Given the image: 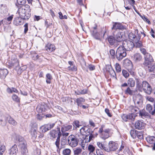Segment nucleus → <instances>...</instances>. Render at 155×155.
<instances>
[{
  "mask_svg": "<svg viewBox=\"0 0 155 155\" xmlns=\"http://www.w3.org/2000/svg\"><path fill=\"white\" fill-rule=\"evenodd\" d=\"M68 140H67L65 137H63L61 138V144L62 145H65L67 143Z\"/></svg>",
  "mask_w": 155,
  "mask_h": 155,
  "instance_id": "55",
  "label": "nucleus"
},
{
  "mask_svg": "<svg viewBox=\"0 0 155 155\" xmlns=\"http://www.w3.org/2000/svg\"><path fill=\"white\" fill-rule=\"evenodd\" d=\"M136 116V114L132 113L129 114L127 115L124 114L122 116V118L124 121L125 122L127 121L128 120L134 121Z\"/></svg>",
  "mask_w": 155,
  "mask_h": 155,
  "instance_id": "8",
  "label": "nucleus"
},
{
  "mask_svg": "<svg viewBox=\"0 0 155 155\" xmlns=\"http://www.w3.org/2000/svg\"><path fill=\"white\" fill-rule=\"evenodd\" d=\"M146 140L150 145L155 143V137L154 136L148 137L146 138Z\"/></svg>",
  "mask_w": 155,
  "mask_h": 155,
  "instance_id": "31",
  "label": "nucleus"
},
{
  "mask_svg": "<svg viewBox=\"0 0 155 155\" xmlns=\"http://www.w3.org/2000/svg\"><path fill=\"white\" fill-rule=\"evenodd\" d=\"M144 61L143 63V65L145 64H147L149 63L153 62V59L151 55L149 53H148L144 56Z\"/></svg>",
  "mask_w": 155,
  "mask_h": 155,
  "instance_id": "13",
  "label": "nucleus"
},
{
  "mask_svg": "<svg viewBox=\"0 0 155 155\" xmlns=\"http://www.w3.org/2000/svg\"><path fill=\"white\" fill-rule=\"evenodd\" d=\"M128 85L130 87H134L135 85V81L133 78H129L127 82Z\"/></svg>",
  "mask_w": 155,
  "mask_h": 155,
  "instance_id": "36",
  "label": "nucleus"
},
{
  "mask_svg": "<svg viewBox=\"0 0 155 155\" xmlns=\"http://www.w3.org/2000/svg\"><path fill=\"white\" fill-rule=\"evenodd\" d=\"M126 50L122 46H120L117 48L116 52V58L118 61H120L125 57L127 55Z\"/></svg>",
  "mask_w": 155,
  "mask_h": 155,
  "instance_id": "3",
  "label": "nucleus"
},
{
  "mask_svg": "<svg viewBox=\"0 0 155 155\" xmlns=\"http://www.w3.org/2000/svg\"><path fill=\"white\" fill-rule=\"evenodd\" d=\"M79 139L74 135H71L68 138V142L69 145L72 147L76 146L79 142Z\"/></svg>",
  "mask_w": 155,
  "mask_h": 155,
  "instance_id": "4",
  "label": "nucleus"
},
{
  "mask_svg": "<svg viewBox=\"0 0 155 155\" xmlns=\"http://www.w3.org/2000/svg\"><path fill=\"white\" fill-rule=\"evenodd\" d=\"M146 109L152 115H154L155 114V108L153 106V110L152 106L151 104H147Z\"/></svg>",
  "mask_w": 155,
  "mask_h": 155,
  "instance_id": "20",
  "label": "nucleus"
},
{
  "mask_svg": "<svg viewBox=\"0 0 155 155\" xmlns=\"http://www.w3.org/2000/svg\"><path fill=\"white\" fill-rule=\"evenodd\" d=\"M140 52L144 55V56L148 53L147 52L146 50L144 48H140Z\"/></svg>",
  "mask_w": 155,
  "mask_h": 155,
  "instance_id": "63",
  "label": "nucleus"
},
{
  "mask_svg": "<svg viewBox=\"0 0 155 155\" xmlns=\"http://www.w3.org/2000/svg\"><path fill=\"white\" fill-rule=\"evenodd\" d=\"M122 34V32L120 31H118L116 33L115 31L113 32V36L117 42H120L124 41V38Z\"/></svg>",
  "mask_w": 155,
  "mask_h": 155,
  "instance_id": "11",
  "label": "nucleus"
},
{
  "mask_svg": "<svg viewBox=\"0 0 155 155\" xmlns=\"http://www.w3.org/2000/svg\"><path fill=\"white\" fill-rule=\"evenodd\" d=\"M8 73V71L7 69H0V77L1 78L4 79Z\"/></svg>",
  "mask_w": 155,
  "mask_h": 155,
  "instance_id": "25",
  "label": "nucleus"
},
{
  "mask_svg": "<svg viewBox=\"0 0 155 155\" xmlns=\"http://www.w3.org/2000/svg\"><path fill=\"white\" fill-rule=\"evenodd\" d=\"M113 25L111 28V30L113 32L115 31L117 29L124 30L126 29L125 26L123 25L121 23L119 22H113Z\"/></svg>",
  "mask_w": 155,
  "mask_h": 155,
  "instance_id": "7",
  "label": "nucleus"
},
{
  "mask_svg": "<svg viewBox=\"0 0 155 155\" xmlns=\"http://www.w3.org/2000/svg\"><path fill=\"white\" fill-rule=\"evenodd\" d=\"M12 98L13 100L16 102H19L20 101V98L15 94L13 95L12 96Z\"/></svg>",
  "mask_w": 155,
  "mask_h": 155,
  "instance_id": "54",
  "label": "nucleus"
},
{
  "mask_svg": "<svg viewBox=\"0 0 155 155\" xmlns=\"http://www.w3.org/2000/svg\"><path fill=\"white\" fill-rule=\"evenodd\" d=\"M82 150L80 148H77L74 150V155H79L81 152Z\"/></svg>",
  "mask_w": 155,
  "mask_h": 155,
  "instance_id": "46",
  "label": "nucleus"
},
{
  "mask_svg": "<svg viewBox=\"0 0 155 155\" xmlns=\"http://www.w3.org/2000/svg\"><path fill=\"white\" fill-rule=\"evenodd\" d=\"M47 124L45 125V126H43L41 127L40 129L42 130V133L45 132L48 130H49Z\"/></svg>",
  "mask_w": 155,
  "mask_h": 155,
  "instance_id": "53",
  "label": "nucleus"
},
{
  "mask_svg": "<svg viewBox=\"0 0 155 155\" xmlns=\"http://www.w3.org/2000/svg\"><path fill=\"white\" fill-rule=\"evenodd\" d=\"M62 153L64 155H70L71 150L69 149L66 148L63 150Z\"/></svg>",
  "mask_w": 155,
  "mask_h": 155,
  "instance_id": "47",
  "label": "nucleus"
},
{
  "mask_svg": "<svg viewBox=\"0 0 155 155\" xmlns=\"http://www.w3.org/2000/svg\"><path fill=\"white\" fill-rule=\"evenodd\" d=\"M23 19H24L21 18V16L20 17H16L13 20V23L14 25L16 26L21 25L22 24V20Z\"/></svg>",
  "mask_w": 155,
  "mask_h": 155,
  "instance_id": "19",
  "label": "nucleus"
},
{
  "mask_svg": "<svg viewBox=\"0 0 155 155\" xmlns=\"http://www.w3.org/2000/svg\"><path fill=\"white\" fill-rule=\"evenodd\" d=\"M108 147L105 149V151L109 152L116 150L119 147L118 143L113 141H110L108 144Z\"/></svg>",
  "mask_w": 155,
  "mask_h": 155,
  "instance_id": "5",
  "label": "nucleus"
},
{
  "mask_svg": "<svg viewBox=\"0 0 155 155\" xmlns=\"http://www.w3.org/2000/svg\"><path fill=\"white\" fill-rule=\"evenodd\" d=\"M21 148V155H27L28 150L26 147V145L20 146Z\"/></svg>",
  "mask_w": 155,
  "mask_h": 155,
  "instance_id": "29",
  "label": "nucleus"
},
{
  "mask_svg": "<svg viewBox=\"0 0 155 155\" xmlns=\"http://www.w3.org/2000/svg\"><path fill=\"white\" fill-rule=\"evenodd\" d=\"M106 70L110 73V75L114 78H116V75L114 71L110 66H107L106 67Z\"/></svg>",
  "mask_w": 155,
  "mask_h": 155,
  "instance_id": "15",
  "label": "nucleus"
},
{
  "mask_svg": "<svg viewBox=\"0 0 155 155\" xmlns=\"http://www.w3.org/2000/svg\"><path fill=\"white\" fill-rule=\"evenodd\" d=\"M124 65L127 70L131 69L133 68V64L131 61L128 59H126L124 61Z\"/></svg>",
  "mask_w": 155,
  "mask_h": 155,
  "instance_id": "18",
  "label": "nucleus"
},
{
  "mask_svg": "<svg viewBox=\"0 0 155 155\" xmlns=\"http://www.w3.org/2000/svg\"><path fill=\"white\" fill-rule=\"evenodd\" d=\"M72 126L71 125H64L61 127V131L62 132H63L70 131L72 129Z\"/></svg>",
  "mask_w": 155,
  "mask_h": 155,
  "instance_id": "27",
  "label": "nucleus"
},
{
  "mask_svg": "<svg viewBox=\"0 0 155 155\" xmlns=\"http://www.w3.org/2000/svg\"><path fill=\"white\" fill-rule=\"evenodd\" d=\"M46 82L48 84H50L51 83V81L52 79V77L51 75L48 73L46 75Z\"/></svg>",
  "mask_w": 155,
  "mask_h": 155,
  "instance_id": "39",
  "label": "nucleus"
},
{
  "mask_svg": "<svg viewBox=\"0 0 155 155\" xmlns=\"http://www.w3.org/2000/svg\"><path fill=\"white\" fill-rule=\"evenodd\" d=\"M122 72L123 75L126 78H127L129 77V73L126 70H123Z\"/></svg>",
  "mask_w": 155,
  "mask_h": 155,
  "instance_id": "57",
  "label": "nucleus"
},
{
  "mask_svg": "<svg viewBox=\"0 0 155 155\" xmlns=\"http://www.w3.org/2000/svg\"><path fill=\"white\" fill-rule=\"evenodd\" d=\"M137 33L136 35V32H131L128 35V37L129 38L133 41H135V40H136V38H137L138 37V35H139L138 34H137V33L138 32V30H137Z\"/></svg>",
  "mask_w": 155,
  "mask_h": 155,
  "instance_id": "24",
  "label": "nucleus"
},
{
  "mask_svg": "<svg viewBox=\"0 0 155 155\" xmlns=\"http://www.w3.org/2000/svg\"><path fill=\"white\" fill-rule=\"evenodd\" d=\"M135 104L138 107H140L142 104V101H137L136 99L133 100Z\"/></svg>",
  "mask_w": 155,
  "mask_h": 155,
  "instance_id": "52",
  "label": "nucleus"
},
{
  "mask_svg": "<svg viewBox=\"0 0 155 155\" xmlns=\"http://www.w3.org/2000/svg\"><path fill=\"white\" fill-rule=\"evenodd\" d=\"M137 130H132L130 131V134L131 137L134 139H135L137 137Z\"/></svg>",
  "mask_w": 155,
  "mask_h": 155,
  "instance_id": "48",
  "label": "nucleus"
},
{
  "mask_svg": "<svg viewBox=\"0 0 155 155\" xmlns=\"http://www.w3.org/2000/svg\"><path fill=\"white\" fill-rule=\"evenodd\" d=\"M140 110L139 108L138 107L135 106L134 107V109L133 110L132 112L133 113H136V114H138V112H139V111Z\"/></svg>",
  "mask_w": 155,
  "mask_h": 155,
  "instance_id": "64",
  "label": "nucleus"
},
{
  "mask_svg": "<svg viewBox=\"0 0 155 155\" xmlns=\"http://www.w3.org/2000/svg\"><path fill=\"white\" fill-rule=\"evenodd\" d=\"M6 150L5 147L4 145H2L0 147V153H3Z\"/></svg>",
  "mask_w": 155,
  "mask_h": 155,
  "instance_id": "62",
  "label": "nucleus"
},
{
  "mask_svg": "<svg viewBox=\"0 0 155 155\" xmlns=\"http://www.w3.org/2000/svg\"><path fill=\"white\" fill-rule=\"evenodd\" d=\"M136 85L138 89L140 90H143L144 92L148 94H151L152 89L151 86L146 81H143L141 83L140 80L137 79Z\"/></svg>",
  "mask_w": 155,
  "mask_h": 155,
  "instance_id": "2",
  "label": "nucleus"
},
{
  "mask_svg": "<svg viewBox=\"0 0 155 155\" xmlns=\"http://www.w3.org/2000/svg\"><path fill=\"white\" fill-rule=\"evenodd\" d=\"M124 93L126 94L134 96L137 94L138 91L137 90H131L129 87H128L124 91Z\"/></svg>",
  "mask_w": 155,
  "mask_h": 155,
  "instance_id": "14",
  "label": "nucleus"
},
{
  "mask_svg": "<svg viewBox=\"0 0 155 155\" xmlns=\"http://www.w3.org/2000/svg\"><path fill=\"white\" fill-rule=\"evenodd\" d=\"M95 150V147L92 145L90 144L88 146V150L90 153H93Z\"/></svg>",
  "mask_w": 155,
  "mask_h": 155,
  "instance_id": "49",
  "label": "nucleus"
},
{
  "mask_svg": "<svg viewBox=\"0 0 155 155\" xmlns=\"http://www.w3.org/2000/svg\"><path fill=\"white\" fill-rule=\"evenodd\" d=\"M97 145L100 149H104L105 151V149L107 148V147L104 146V145L102 143V142H97Z\"/></svg>",
  "mask_w": 155,
  "mask_h": 155,
  "instance_id": "45",
  "label": "nucleus"
},
{
  "mask_svg": "<svg viewBox=\"0 0 155 155\" xmlns=\"http://www.w3.org/2000/svg\"><path fill=\"white\" fill-rule=\"evenodd\" d=\"M60 137L61 136H58L57 138L56 139V141L55 142V144L58 148H59Z\"/></svg>",
  "mask_w": 155,
  "mask_h": 155,
  "instance_id": "59",
  "label": "nucleus"
},
{
  "mask_svg": "<svg viewBox=\"0 0 155 155\" xmlns=\"http://www.w3.org/2000/svg\"><path fill=\"white\" fill-rule=\"evenodd\" d=\"M45 49L48 52H51L55 50L54 45L53 44H48L45 47Z\"/></svg>",
  "mask_w": 155,
  "mask_h": 155,
  "instance_id": "26",
  "label": "nucleus"
},
{
  "mask_svg": "<svg viewBox=\"0 0 155 155\" xmlns=\"http://www.w3.org/2000/svg\"><path fill=\"white\" fill-rule=\"evenodd\" d=\"M122 46L126 50L130 51L134 47V44L133 42L129 40L124 41Z\"/></svg>",
  "mask_w": 155,
  "mask_h": 155,
  "instance_id": "6",
  "label": "nucleus"
},
{
  "mask_svg": "<svg viewBox=\"0 0 155 155\" xmlns=\"http://www.w3.org/2000/svg\"><path fill=\"white\" fill-rule=\"evenodd\" d=\"M87 91L86 89H81L77 90L75 91V94L78 95L84 94L87 93Z\"/></svg>",
  "mask_w": 155,
  "mask_h": 155,
  "instance_id": "37",
  "label": "nucleus"
},
{
  "mask_svg": "<svg viewBox=\"0 0 155 155\" xmlns=\"http://www.w3.org/2000/svg\"><path fill=\"white\" fill-rule=\"evenodd\" d=\"M148 79L150 82L153 85L155 86V74H150Z\"/></svg>",
  "mask_w": 155,
  "mask_h": 155,
  "instance_id": "34",
  "label": "nucleus"
},
{
  "mask_svg": "<svg viewBox=\"0 0 155 155\" xmlns=\"http://www.w3.org/2000/svg\"><path fill=\"white\" fill-rule=\"evenodd\" d=\"M107 39L109 45L111 46L114 45L115 47L117 46V44H115L116 42H117V41L113 36L111 35L108 37Z\"/></svg>",
  "mask_w": 155,
  "mask_h": 155,
  "instance_id": "16",
  "label": "nucleus"
},
{
  "mask_svg": "<svg viewBox=\"0 0 155 155\" xmlns=\"http://www.w3.org/2000/svg\"><path fill=\"white\" fill-rule=\"evenodd\" d=\"M18 4L21 6L24 5L26 2V0H17Z\"/></svg>",
  "mask_w": 155,
  "mask_h": 155,
  "instance_id": "60",
  "label": "nucleus"
},
{
  "mask_svg": "<svg viewBox=\"0 0 155 155\" xmlns=\"http://www.w3.org/2000/svg\"><path fill=\"white\" fill-rule=\"evenodd\" d=\"M80 132L81 134L86 135V137H87L93 131L90 128H89L86 126H84L82 127L80 130Z\"/></svg>",
  "mask_w": 155,
  "mask_h": 155,
  "instance_id": "9",
  "label": "nucleus"
},
{
  "mask_svg": "<svg viewBox=\"0 0 155 155\" xmlns=\"http://www.w3.org/2000/svg\"><path fill=\"white\" fill-rule=\"evenodd\" d=\"M110 53L113 58H114L116 57V54L115 51L113 49H111L110 50Z\"/></svg>",
  "mask_w": 155,
  "mask_h": 155,
  "instance_id": "56",
  "label": "nucleus"
},
{
  "mask_svg": "<svg viewBox=\"0 0 155 155\" xmlns=\"http://www.w3.org/2000/svg\"><path fill=\"white\" fill-rule=\"evenodd\" d=\"M57 132L56 131L54 130L50 131V134L51 136V139H53L55 138L57 135Z\"/></svg>",
  "mask_w": 155,
  "mask_h": 155,
  "instance_id": "40",
  "label": "nucleus"
},
{
  "mask_svg": "<svg viewBox=\"0 0 155 155\" xmlns=\"http://www.w3.org/2000/svg\"><path fill=\"white\" fill-rule=\"evenodd\" d=\"M85 101V99L82 97L78 98L76 100V102L78 107L81 106V105L83 103H84Z\"/></svg>",
  "mask_w": 155,
  "mask_h": 155,
  "instance_id": "38",
  "label": "nucleus"
},
{
  "mask_svg": "<svg viewBox=\"0 0 155 155\" xmlns=\"http://www.w3.org/2000/svg\"><path fill=\"white\" fill-rule=\"evenodd\" d=\"M19 142V146L26 145V143L23 137L21 136H18L17 138Z\"/></svg>",
  "mask_w": 155,
  "mask_h": 155,
  "instance_id": "35",
  "label": "nucleus"
},
{
  "mask_svg": "<svg viewBox=\"0 0 155 155\" xmlns=\"http://www.w3.org/2000/svg\"><path fill=\"white\" fill-rule=\"evenodd\" d=\"M146 71L149 72H154L155 71V64L153 62L149 63L147 64L143 65Z\"/></svg>",
  "mask_w": 155,
  "mask_h": 155,
  "instance_id": "10",
  "label": "nucleus"
},
{
  "mask_svg": "<svg viewBox=\"0 0 155 155\" xmlns=\"http://www.w3.org/2000/svg\"><path fill=\"white\" fill-rule=\"evenodd\" d=\"M146 99L147 100L151 102V104H152L153 106H154L155 108V100L150 96L147 97Z\"/></svg>",
  "mask_w": 155,
  "mask_h": 155,
  "instance_id": "43",
  "label": "nucleus"
},
{
  "mask_svg": "<svg viewBox=\"0 0 155 155\" xmlns=\"http://www.w3.org/2000/svg\"><path fill=\"white\" fill-rule=\"evenodd\" d=\"M142 60V57L139 53L135 54L134 56L133 60L135 63H138Z\"/></svg>",
  "mask_w": 155,
  "mask_h": 155,
  "instance_id": "23",
  "label": "nucleus"
},
{
  "mask_svg": "<svg viewBox=\"0 0 155 155\" xmlns=\"http://www.w3.org/2000/svg\"><path fill=\"white\" fill-rule=\"evenodd\" d=\"M0 8L2 12L5 13L8 12V9L7 6L5 5L1 4L0 5Z\"/></svg>",
  "mask_w": 155,
  "mask_h": 155,
  "instance_id": "41",
  "label": "nucleus"
},
{
  "mask_svg": "<svg viewBox=\"0 0 155 155\" xmlns=\"http://www.w3.org/2000/svg\"><path fill=\"white\" fill-rule=\"evenodd\" d=\"M6 120H7L8 123L14 126H15L17 124V122L13 118L10 116H8L6 117Z\"/></svg>",
  "mask_w": 155,
  "mask_h": 155,
  "instance_id": "30",
  "label": "nucleus"
},
{
  "mask_svg": "<svg viewBox=\"0 0 155 155\" xmlns=\"http://www.w3.org/2000/svg\"><path fill=\"white\" fill-rule=\"evenodd\" d=\"M115 68L116 71L119 72L121 71V69L120 65L118 63H116L115 64Z\"/></svg>",
  "mask_w": 155,
  "mask_h": 155,
  "instance_id": "58",
  "label": "nucleus"
},
{
  "mask_svg": "<svg viewBox=\"0 0 155 155\" xmlns=\"http://www.w3.org/2000/svg\"><path fill=\"white\" fill-rule=\"evenodd\" d=\"M145 124L140 120H138L135 122V127L136 129L141 130L144 128Z\"/></svg>",
  "mask_w": 155,
  "mask_h": 155,
  "instance_id": "17",
  "label": "nucleus"
},
{
  "mask_svg": "<svg viewBox=\"0 0 155 155\" xmlns=\"http://www.w3.org/2000/svg\"><path fill=\"white\" fill-rule=\"evenodd\" d=\"M140 36L138 35L137 38L134 41L135 42L134 47L136 48H140L143 46L142 42L140 41Z\"/></svg>",
  "mask_w": 155,
  "mask_h": 155,
  "instance_id": "22",
  "label": "nucleus"
},
{
  "mask_svg": "<svg viewBox=\"0 0 155 155\" xmlns=\"http://www.w3.org/2000/svg\"><path fill=\"white\" fill-rule=\"evenodd\" d=\"M31 11L30 6L26 4L20 6L18 12L21 18L24 19H28L31 15Z\"/></svg>",
  "mask_w": 155,
  "mask_h": 155,
  "instance_id": "1",
  "label": "nucleus"
},
{
  "mask_svg": "<svg viewBox=\"0 0 155 155\" xmlns=\"http://www.w3.org/2000/svg\"><path fill=\"white\" fill-rule=\"evenodd\" d=\"M135 99H136L137 101L143 102V97L140 94H138L137 93L135 95L133 96V100Z\"/></svg>",
  "mask_w": 155,
  "mask_h": 155,
  "instance_id": "32",
  "label": "nucleus"
},
{
  "mask_svg": "<svg viewBox=\"0 0 155 155\" xmlns=\"http://www.w3.org/2000/svg\"><path fill=\"white\" fill-rule=\"evenodd\" d=\"M15 63L13 62V61L12 62V63L13 64V65L16 68H19V71H22L26 69V66L25 65H24L22 67H20V68H19V61L17 59L15 60Z\"/></svg>",
  "mask_w": 155,
  "mask_h": 155,
  "instance_id": "21",
  "label": "nucleus"
},
{
  "mask_svg": "<svg viewBox=\"0 0 155 155\" xmlns=\"http://www.w3.org/2000/svg\"><path fill=\"white\" fill-rule=\"evenodd\" d=\"M48 108L47 105L43 103L38 105L36 108V110L39 113H42L45 112Z\"/></svg>",
  "mask_w": 155,
  "mask_h": 155,
  "instance_id": "12",
  "label": "nucleus"
},
{
  "mask_svg": "<svg viewBox=\"0 0 155 155\" xmlns=\"http://www.w3.org/2000/svg\"><path fill=\"white\" fill-rule=\"evenodd\" d=\"M38 132L35 130L34 129L31 131V135L32 138L34 139L37 138V135L38 134Z\"/></svg>",
  "mask_w": 155,
  "mask_h": 155,
  "instance_id": "50",
  "label": "nucleus"
},
{
  "mask_svg": "<svg viewBox=\"0 0 155 155\" xmlns=\"http://www.w3.org/2000/svg\"><path fill=\"white\" fill-rule=\"evenodd\" d=\"M104 125H103L101 126V127L99 128L98 132L99 134H101V135H103L104 134V132H103V129L104 128Z\"/></svg>",
  "mask_w": 155,
  "mask_h": 155,
  "instance_id": "61",
  "label": "nucleus"
},
{
  "mask_svg": "<svg viewBox=\"0 0 155 155\" xmlns=\"http://www.w3.org/2000/svg\"><path fill=\"white\" fill-rule=\"evenodd\" d=\"M18 151L17 146L15 144L10 149V155H16Z\"/></svg>",
  "mask_w": 155,
  "mask_h": 155,
  "instance_id": "28",
  "label": "nucleus"
},
{
  "mask_svg": "<svg viewBox=\"0 0 155 155\" xmlns=\"http://www.w3.org/2000/svg\"><path fill=\"white\" fill-rule=\"evenodd\" d=\"M139 112L140 116L143 118V117H146L149 115L148 113L146 112L144 110H140Z\"/></svg>",
  "mask_w": 155,
  "mask_h": 155,
  "instance_id": "33",
  "label": "nucleus"
},
{
  "mask_svg": "<svg viewBox=\"0 0 155 155\" xmlns=\"http://www.w3.org/2000/svg\"><path fill=\"white\" fill-rule=\"evenodd\" d=\"M44 136V134L43 133H41L40 132L38 131V134L37 135V138H36V139L39 140L42 138Z\"/></svg>",
  "mask_w": 155,
  "mask_h": 155,
  "instance_id": "51",
  "label": "nucleus"
},
{
  "mask_svg": "<svg viewBox=\"0 0 155 155\" xmlns=\"http://www.w3.org/2000/svg\"><path fill=\"white\" fill-rule=\"evenodd\" d=\"M92 35L96 39H100V34L99 33L97 32V31H96L95 30H93Z\"/></svg>",
  "mask_w": 155,
  "mask_h": 155,
  "instance_id": "42",
  "label": "nucleus"
},
{
  "mask_svg": "<svg viewBox=\"0 0 155 155\" xmlns=\"http://www.w3.org/2000/svg\"><path fill=\"white\" fill-rule=\"evenodd\" d=\"M137 137L140 139H143V132L142 131H136Z\"/></svg>",
  "mask_w": 155,
  "mask_h": 155,
  "instance_id": "44",
  "label": "nucleus"
}]
</instances>
